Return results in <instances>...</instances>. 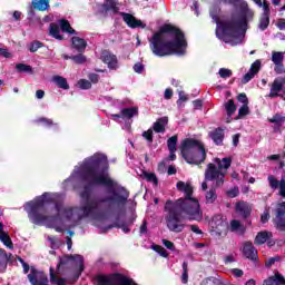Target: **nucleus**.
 Returning <instances> with one entry per match:
<instances>
[{"label":"nucleus","instance_id":"nucleus-1","mask_svg":"<svg viewBox=\"0 0 285 285\" xmlns=\"http://www.w3.org/2000/svg\"><path fill=\"white\" fill-rule=\"evenodd\" d=\"M108 170V158L101 154H96L82 161L78 175L83 181V190L80 193L82 199L81 206L69 207L63 209L62 203H56V215L47 216L46 199L48 193L39 196L35 202L29 203V217L32 224H57L61 219V213L67 222L71 224H79L83 217H99L102 213V204H120L126 206L130 191L126 187L119 185L110 175Z\"/></svg>","mask_w":285,"mask_h":285},{"label":"nucleus","instance_id":"nucleus-2","mask_svg":"<svg viewBox=\"0 0 285 285\" xmlns=\"http://www.w3.org/2000/svg\"><path fill=\"white\" fill-rule=\"evenodd\" d=\"M177 190L185 194L176 200L167 199L164 206L165 224L170 233H184L186 222H202L204 213L199 200L193 197V185L184 181H178L176 185Z\"/></svg>","mask_w":285,"mask_h":285},{"label":"nucleus","instance_id":"nucleus-3","mask_svg":"<svg viewBox=\"0 0 285 285\" xmlns=\"http://www.w3.org/2000/svg\"><path fill=\"white\" fill-rule=\"evenodd\" d=\"M186 36L173 24H164L149 38V48L156 57L186 55Z\"/></svg>","mask_w":285,"mask_h":285},{"label":"nucleus","instance_id":"nucleus-4","mask_svg":"<svg viewBox=\"0 0 285 285\" xmlns=\"http://www.w3.org/2000/svg\"><path fill=\"white\" fill-rule=\"evenodd\" d=\"M212 19L217 23V39H220V41L229 43L230 46H239V43H242L244 40L242 29H246V26H248L246 16L238 20L219 21V17L212 14Z\"/></svg>","mask_w":285,"mask_h":285},{"label":"nucleus","instance_id":"nucleus-5","mask_svg":"<svg viewBox=\"0 0 285 285\" xmlns=\"http://www.w3.org/2000/svg\"><path fill=\"white\" fill-rule=\"evenodd\" d=\"M180 153L187 164L199 166L206 161V147L195 138H185L180 144Z\"/></svg>","mask_w":285,"mask_h":285},{"label":"nucleus","instance_id":"nucleus-6","mask_svg":"<svg viewBox=\"0 0 285 285\" xmlns=\"http://www.w3.org/2000/svg\"><path fill=\"white\" fill-rule=\"evenodd\" d=\"M232 164L233 158L230 157L215 158L214 163H209L205 169V181H215V188H222Z\"/></svg>","mask_w":285,"mask_h":285},{"label":"nucleus","instance_id":"nucleus-7","mask_svg":"<svg viewBox=\"0 0 285 285\" xmlns=\"http://www.w3.org/2000/svg\"><path fill=\"white\" fill-rule=\"evenodd\" d=\"M267 181L272 190H277V188H279L278 195L285 199V176H282L281 180H277L273 175H269ZM273 223L277 230L285 232V202L278 204Z\"/></svg>","mask_w":285,"mask_h":285},{"label":"nucleus","instance_id":"nucleus-8","mask_svg":"<svg viewBox=\"0 0 285 285\" xmlns=\"http://www.w3.org/2000/svg\"><path fill=\"white\" fill-rule=\"evenodd\" d=\"M92 10L96 17H108V12L119 14V3L117 0H106L104 3L95 4Z\"/></svg>","mask_w":285,"mask_h":285},{"label":"nucleus","instance_id":"nucleus-9","mask_svg":"<svg viewBox=\"0 0 285 285\" xmlns=\"http://www.w3.org/2000/svg\"><path fill=\"white\" fill-rule=\"evenodd\" d=\"M70 262H75L77 266H79L80 272L83 271V256L79 254L75 255H65L62 257H59V262L57 264L56 273L57 275H61L63 267L68 266Z\"/></svg>","mask_w":285,"mask_h":285},{"label":"nucleus","instance_id":"nucleus-10","mask_svg":"<svg viewBox=\"0 0 285 285\" xmlns=\"http://www.w3.org/2000/svg\"><path fill=\"white\" fill-rule=\"evenodd\" d=\"M28 279L31 285H48V275L43 272H39L35 268H31V273L28 274Z\"/></svg>","mask_w":285,"mask_h":285},{"label":"nucleus","instance_id":"nucleus-11","mask_svg":"<svg viewBox=\"0 0 285 285\" xmlns=\"http://www.w3.org/2000/svg\"><path fill=\"white\" fill-rule=\"evenodd\" d=\"M100 59L102 63H107L110 70H117V68H119V60H117V56L109 50L101 51Z\"/></svg>","mask_w":285,"mask_h":285},{"label":"nucleus","instance_id":"nucleus-12","mask_svg":"<svg viewBox=\"0 0 285 285\" xmlns=\"http://www.w3.org/2000/svg\"><path fill=\"white\" fill-rule=\"evenodd\" d=\"M272 61L275 65L274 72L276 75H285L284 52H282V51H273L272 52Z\"/></svg>","mask_w":285,"mask_h":285},{"label":"nucleus","instance_id":"nucleus-13","mask_svg":"<svg viewBox=\"0 0 285 285\" xmlns=\"http://www.w3.org/2000/svg\"><path fill=\"white\" fill-rule=\"evenodd\" d=\"M120 17L125 21V23L128 26V28L136 29V28H146V23H144L141 20L136 19L135 16L126 12H119Z\"/></svg>","mask_w":285,"mask_h":285},{"label":"nucleus","instance_id":"nucleus-14","mask_svg":"<svg viewBox=\"0 0 285 285\" xmlns=\"http://www.w3.org/2000/svg\"><path fill=\"white\" fill-rule=\"evenodd\" d=\"M235 210L237 215L242 217V219H248L250 217V213H253V208L250 207V205H248V203L244 200L236 203Z\"/></svg>","mask_w":285,"mask_h":285},{"label":"nucleus","instance_id":"nucleus-15","mask_svg":"<svg viewBox=\"0 0 285 285\" xmlns=\"http://www.w3.org/2000/svg\"><path fill=\"white\" fill-rule=\"evenodd\" d=\"M261 69H262V61H259V60L254 61L252 63L248 72L244 75V77L242 79V83H244V85L248 83V81H250L252 79L255 78V75H257Z\"/></svg>","mask_w":285,"mask_h":285},{"label":"nucleus","instance_id":"nucleus-16","mask_svg":"<svg viewBox=\"0 0 285 285\" xmlns=\"http://www.w3.org/2000/svg\"><path fill=\"white\" fill-rule=\"evenodd\" d=\"M209 139L214 141L216 146H224V139L226 135L224 134V128L217 127L208 132Z\"/></svg>","mask_w":285,"mask_h":285},{"label":"nucleus","instance_id":"nucleus-17","mask_svg":"<svg viewBox=\"0 0 285 285\" xmlns=\"http://www.w3.org/2000/svg\"><path fill=\"white\" fill-rule=\"evenodd\" d=\"M243 254L247 259H250V262H257V259H259L257 248H255L252 242H247L244 244Z\"/></svg>","mask_w":285,"mask_h":285},{"label":"nucleus","instance_id":"nucleus-18","mask_svg":"<svg viewBox=\"0 0 285 285\" xmlns=\"http://www.w3.org/2000/svg\"><path fill=\"white\" fill-rule=\"evenodd\" d=\"M71 46L77 52H86V48H88V42L80 37H72L71 38Z\"/></svg>","mask_w":285,"mask_h":285},{"label":"nucleus","instance_id":"nucleus-19","mask_svg":"<svg viewBox=\"0 0 285 285\" xmlns=\"http://www.w3.org/2000/svg\"><path fill=\"white\" fill-rule=\"evenodd\" d=\"M168 126V117H160L153 125V130L164 135L166 132V127Z\"/></svg>","mask_w":285,"mask_h":285},{"label":"nucleus","instance_id":"nucleus-20","mask_svg":"<svg viewBox=\"0 0 285 285\" xmlns=\"http://www.w3.org/2000/svg\"><path fill=\"white\" fill-rule=\"evenodd\" d=\"M263 285H285L284 275L277 272L275 275L269 276L267 279L263 282Z\"/></svg>","mask_w":285,"mask_h":285},{"label":"nucleus","instance_id":"nucleus-21","mask_svg":"<svg viewBox=\"0 0 285 285\" xmlns=\"http://www.w3.org/2000/svg\"><path fill=\"white\" fill-rule=\"evenodd\" d=\"M273 238V233L272 232H259L255 239H254V244H256V246H262V244H266V242H268V239Z\"/></svg>","mask_w":285,"mask_h":285},{"label":"nucleus","instance_id":"nucleus-22","mask_svg":"<svg viewBox=\"0 0 285 285\" xmlns=\"http://www.w3.org/2000/svg\"><path fill=\"white\" fill-rule=\"evenodd\" d=\"M49 36L58 41H63V36L61 35V29H59V24L52 22L49 24Z\"/></svg>","mask_w":285,"mask_h":285},{"label":"nucleus","instance_id":"nucleus-23","mask_svg":"<svg viewBox=\"0 0 285 285\" xmlns=\"http://www.w3.org/2000/svg\"><path fill=\"white\" fill-rule=\"evenodd\" d=\"M12 257V254H8L4 252V249H0V273H3L8 268V262H10V258Z\"/></svg>","mask_w":285,"mask_h":285},{"label":"nucleus","instance_id":"nucleus-24","mask_svg":"<svg viewBox=\"0 0 285 285\" xmlns=\"http://www.w3.org/2000/svg\"><path fill=\"white\" fill-rule=\"evenodd\" d=\"M36 122L41 124L46 128H53V130H59V124L55 122V120H52L50 118L40 117V118L36 119Z\"/></svg>","mask_w":285,"mask_h":285},{"label":"nucleus","instance_id":"nucleus-25","mask_svg":"<svg viewBox=\"0 0 285 285\" xmlns=\"http://www.w3.org/2000/svg\"><path fill=\"white\" fill-rule=\"evenodd\" d=\"M120 111L121 119H132V117L139 115V109L137 107L122 108Z\"/></svg>","mask_w":285,"mask_h":285},{"label":"nucleus","instance_id":"nucleus-26","mask_svg":"<svg viewBox=\"0 0 285 285\" xmlns=\"http://www.w3.org/2000/svg\"><path fill=\"white\" fill-rule=\"evenodd\" d=\"M217 202V187L215 185L205 193V203L215 204Z\"/></svg>","mask_w":285,"mask_h":285},{"label":"nucleus","instance_id":"nucleus-27","mask_svg":"<svg viewBox=\"0 0 285 285\" xmlns=\"http://www.w3.org/2000/svg\"><path fill=\"white\" fill-rule=\"evenodd\" d=\"M0 242L7 246V248H13L12 239H10V235L3 230V223L0 222Z\"/></svg>","mask_w":285,"mask_h":285},{"label":"nucleus","instance_id":"nucleus-28","mask_svg":"<svg viewBox=\"0 0 285 285\" xmlns=\"http://www.w3.org/2000/svg\"><path fill=\"white\" fill-rule=\"evenodd\" d=\"M32 6L40 12H46V10H50V0H35Z\"/></svg>","mask_w":285,"mask_h":285},{"label":"nucleus","instance_id":"nucleus-29","mask_svg":"<svg viewBox=\"0 0 285 285\" xmlns=\"http://www.w3.org/2000/svg\"><path fill=\"white\" fill-rule=\"evenodd\" d=\"M52 81L62 90H70V85H68V80L66 78L61 76H53Z\"/></svg>","mask_w":285,"mask_h":285},{"label":"nucleus","instance_id":"nucleus-30","mask_svg":"<svg viewBox=\"0 0 285 285\" xmlns=\"http://www.w3.org/2000/svg\"><path fill=\"white\" fill-rule=\"evenodd\" d=\"M59 26L62 32H67L68 35H77V31L72 29L68 20L66 19L59 20Z\"/></svg>","mask_w":285,"mask_h":285},{"label":"nucleus","instance_id":"nucleus-31","mask_svg":"<svg viewBox=\"0 0 285 285\" xmlns=\"http://www.w3.org/2000/svg\"><path fill=\"white\" fill-rule=\"evenodd\" d=\"M224 108H225V110L227 112V117L229 119L237 111V106L235 105V100H233V99H229L227 102H225Z\"/></svg>","mask_w":285,"mask_h":285},{"label":"nucleus","instance_id":"nucleus-32","mask_svg":"<svg viewBox=\"0 0 285 285\" xmlns=\"http://www.w3.org/2000/svg\"><path fill=\"white\" fill-rule=\"evenodd\" d=\"M49 277L51 284L66 285V278H57V274H55V267L49 268Z\"/></svg>","mask_w":285,"mask_h":285},{"label":"nucleus","instance_id":"nucleus-33","mask_svg":"<svg viewBox=\"0 0 285 285\" xmlns=\"http://www.w3.org/2000/svg\"><path fill=\"white\" fill-rule=\"evenodd\" d=\"M271 26V16H261L258 28L264 31Z\"/></svg>","mask_w":285,"mask_h":285},{"label":"nucleus","instance_id":"nucleus-34","mask_svg":"<svg viewBox=\"0 0 285 285\" xmlns=\"http://www.w3.org/2000/svg\"><path fill=\"white\" fill-rule=\"evenodd\" d=\"M269 124H275V126H278V128H281V126H284L285 122V117L276 114L273 116V118L268 119Z\"/></svg>","mask_w":285,"mask_h":285},{"label":"nucleus","instance_id":"nucleus-35","mask_svg":"<svg viewBox=\"0 0 285 285\" xmlns=\"http://www.w3.org/2000/svg\"><path fill=\"white\" fill-rule=\"evenodd\" d=\"M70 59L71 61H73V63H77L78 66H81L86 63V61H88V58L83 55V52H80L76 56H71Z\"/></svg>","mask_w":285,"mask_h":285},{"label":"nucleus","instance_id":"nucleus-36","mask_svg":"<svg viewBox=\"0 0 285 285\" xmlns=\"http://www.w3.org/2000/svg\"><path fill=\"white\" fill-rule=\"evenodd\" d=\"M177 141H179V137L177 135L168 138V140H167L168 150H177Z\"/></svg>","mask_w":285,"mask_h":285},{"label":"nucleus","instance_id":"nucleus-37","mask_svg":"<svg viewBox=\"0 0 285 285\" xmlns=\"http://www.w3.org/2000/svg\"><path fill=\"white\" fill-rule=\"evenodd\" d=\"M144 177L146 178L147 181H149L150 184H154V186H158L159 179H157V175H155L154 173L145 171Z\"/></svg>","mask_w":285,"mask_h":285},{"label":"nucleus","instance_id":"nucleus-38","mask_svg":"<svg viewBox=\"0 0 285 285\" xmlns=\"http://www.w3.org/2000/svg\"><path fill=\"white\" fill-rule=\"evenodd\" d=\"M39 48H43V42H41V41H39V40H35V41H32V42L28 46L29 52H37V50H39Z\"/></svg>","mask_w":285,"mask_h":285},{"label":"nucleus","instance_id":"nucleus-39","mask_svg":"<svg viewBox=\"0 0 285 285\" xmlns=\"http://www.w3.org/2000/svg\"><path fill=\"white\" fill-rule=\"evenodd\" d=\"M181 283L188 284V262H183Z\"/></svg>","mask_w":285,"mask_h":285},{"label":"nucleus","instance_id":"nucleus-40","mask_svg":"<svg viewBox=\"0 0 285 285\" xmlns=\"http://www.w3.org/2000/svg\"><path fill=\"white\" fill-rule=\"evenodd\" d=\"M246 115H250V109L248 108V105H243V106L238 109L237 119H243V117H246Z\"/></svg>","mask_w":285,"mask_h":285},{"label":"nucleus","instance_id":"nucleus-41","mask_svg":"<svg viewBox=\"0 0 285 285\" xmlns=\"http://www.w3.org/2000/svg\"><path fill=\"white\" fill-rule=\"evenodd\" d=\"M218 75H219V77H222V79H228V78L233 77V70L226 69V68H220L218 70Z\"/></svg>","mask_w":285,"mask_h":285},{"label":"nucleus","instance_id":"nucleus-42","mask_svg":"<svg viewBox=\"0 0 285 285\" xmlns=\"http://www.w3.org/2000/svg\"><path fill=\"white\" fill-rule=\"evenodd\" d=\"M78 86L81 90H90V88H92V82H90V80L81 79L78 81Z\"/></svg>","mask_w":285,"mask_h":285},{"label":"nucleus","instance_id":"nucleus-43","mask_svg":"<svg viewBox=\"0 0 285 285\" xmlns=\"http://www.w3.org/2000/svg\"><path fill=\"white\" fill-rule=\"evenodd\" d=\"M16 70H18V72H32V67L26 63H18Z\"/></svg>","mask_w":285,"mask_h":285},{"label":"nucleus","instance_id":"nucleus-44","mask_svg":"<svg viewBox=\"0 0 285 285\" xmlns=\"http://www.w3.org/2000/svg\"><path fill=\"white\" fill-rule=\"evenodd\" d=\"M153 250L156 253H159L161 257H168V250L166 248L161 247V245H153Z\"/></svg>","mask_w":285,"mask_h":285},{"label":"nucleus","instance_id":"nucleus-45","mask_svg":"<svg viewBox=\"0 0 285 285\" xmlns=\"http://www.w3.org/2000/svg\"><path fill=\"white\" fill-rule=\"evenodd\" d=\"M263 13L262 16L271 17V6L268 4V1L264 0L262 3Z\"/></svg>","mask_w":285,"mask_h":285},{"label":"nucleus","instance_id":"nucleus-46","mask_svg":"<svg viewBox=\"0 0 285 285\" xmlns=\"http://www.w3.org/2000/svg\"><path fill=\"white\" fill-rule=\"evenodd\" d=\"M108 228H121L122 233H130V228L126 224L115 223L114 225L108 226Z\"/></svg>","mask_w":285,"mask_h":285},{"label":"nucleus","instance_id":"nucleus-47","mask_svg":"<svg viewBox=\"0 0 285 285\" xmlns=\"http://www.w3.org/2000/svg\"><path fill=\"white\" fill-rule=\"evenodd\" d=\"M142 137H144V139H146L148 141V144H153V141H154L153 129H148L147 131H144Z\"/></svg>","mask_w":285,"mask_h":285},{"label":"nucleus","instance_id":"nucleus-48","mask_svg":"<svg viewBox=\"0 0 285 285\" xmlns=\"http://www.w3.org/2000/svg\"><path fill=\"white\" fill-rule=\"evenodd\" d=\"M145 70V66L141 62H136L134 65V72H137L138 75H141Z\"/></svg>","mask_w":285,"mask_h":285},{"label":"nucleus","instance_id":"nucleus-49","mask_svg":"<svg viewBox=\"0 0 285 285\" xmlns=\"http://www.w3.org/2000/svg\"><path fill=\"white\" fill-rule=\"evenodd\" d=\"M237 100L243 104V106H248V97L246 96V94H239L237 96Z\"/></svg>","mask_w":285,"mask_h":285},{"label":"nucleus","instance_id":"nucleus-50","mask_svg":"<svg viewBox=\"0 0 285 285\" xmlns=\"http://www.w3.org/2000/svg\"><path fill=\"white\" fill-rule=\"evenodd\" d=\"M230 228L232 230H239L242 228V223H239V220L234 219L230 222Z\"/></svg>","mask_w":285,"mask_h":285},{"label":"nucleus","instance_id":"nucleus-51","mask_svg":"<svg viewBox=\"0 0 285 285\" xmlns=\"http://www.w3.org/2000/svg\"><path fill=\"white\" fill-rule=\"evenodd\" d=\"M230 273L236 278L244 277V271H242L239 268H233V269H230Z\"/></svg>","mask_w":285,"mask_h":285},{"label":"nucleus","instance_id":"nucleus-52","mask_svg":"<svg viewBox=\"0 0 285 285\" xmlns=\"http://www.w3.org/2000/svg\"><path fill=\"white\" fill-rule=\"evenodd\" d=\"M227 195H228L229 197H232V198L237 197V195H239V188H238V187H234V188L229 189V190L227 191Z\"/></svg>","mask_w":285,"mask_h":285},{"label":"nucleus","instance_id":"nucleus-53","mask_svg":"<svg viewBox=\"0 0 285 285\" xmlns=\"http://www.w3.org/2000/svg\"><path fill=\"white\" fill-rule=\"evenodd\" d=\"M184 101H188V96L184 95V91H179V99L177 100V106H181Z\"/></svg>","mask_w":285,"mask_h":285},{"label":"nucleus","instance_id":"nucleus-54","mask_svg":"<svg viewBox=\"0 0 285 285\" xmlns=\"http://www.w3.org/2000/svg\"><path fill=\"white\" fill-rule=\"evenodd\" d=\"M268 219H271V213L268 210H265L261 216L262 224L268 223Z\"/></svg>","mask_w":285,"mask_h":285},{"label":"nucleus","instance_id":"nucleus-55","mask_svg":"<svg viewBox=\"0 0 285 285\" xmlns=\"http://www.w3.org/2000/svg\"><path fill=\"white\" fill-rule=\"evenodd\" d=\"M163 244L165 247L168 248V250H175V243H173L168 239H163Z\"/></svg>","mask_w":285,"mask_h":285},{"label":"nucleus","instance_id":"nucleus-56","mask_svg":"<svg viewBox=\"0 0 285 285\" xmlns=\"http://www.w3.org/2000/svg\"><path fill=\"white\" fill-rule=\"evenodd\" d=\"M88 79L91 81V83H99V75L97 73H89Z\"/></svg>","mask_w":285,"mask_h":285},{"label":"nucleus","instance_id":"nucleus-57","mask_svg":"<svg viewBox=\"0 0 285 285\" xmlns=\"http://www.w3.org/2000/svg\"><path fill=\"white\" fill-rule=\"evenodd\" d=\"M275 262H279V257H272L268 261L265 262L266 268H271Z\"/></svg>","mask_w":285,"mask_h":285},{"label":"nucleus","instance_id":"nucleus-58","mask_svg":"<svg viewBox=\"0 0 285 285\" xmlns=\"http://www.w3.org/2000/svg\"><path fill=\"white\" fill-rule=\"evenodd\" d=\"M189 228L196 235H204V232H202V229H199V226L197 225H189Z\"/></svg>","mask_w":285,"mask_h":285},{"label":"nucleus","instance_id":"nucleus-59","mask_svg":"<svg viewBox=\"0 0 285 285\" xmlns=\"http://www.w3.org/2000/svg\"><path fill=\"white\" fill-rule=\"evenodd\" d=\"M276 26L278 30H285V19L284 18L278 19Z\"/></svg>","mask_w":285,"mask_h":285},{"label":"nucleus","instance_id":"nucleus-60","mask_svg":"<svg viewBox=\"0 0 285 285\" xmlns=\"http://www.w3.org/2000/svg\"><path fill=\"white\" fill-rule=\"evenodd\" d=\"M145 233H148V223L146 220L140 226V234L145 235Z\"/></svg>","mask_w":285,"mask_h":285},{"label":"nucleus","instance_id":"nucleus-61","mask_svg":"<svg viewBox=\"0 0 285 285\" xmlns=\"http://www.w3.org/2000/svg\"><path fill=\"white\" fill-rule=\"evenodd\" d=\"M164 97H165L166 100L173 99V89L167 88V89L165 90Z\"/></svg>","mask_w":285,"mask_h":285},{"label":"nucleus","instance_id":"nucleus-62","mask_svg":"<svg viewBox=\"0 0 285 285\" xmlns=\"http://www.w3.org/2000/svg\"><path fill=\"white\" fill-rule=\"evenodd\" d=\"M0 57H4L6 59H8L10 57V52L8 51V49L0 48Z\"/></svg>","mask_w":285,"mask_h":285},{"label":"nucleus","instance_id":"nucleus-63","mask_svg":"<svg viewBox=\"0 0 285 285\" xmlns=\"http://www.w3.org/2000/svg\"><path fill=\"white\" fill-rule=\"evenodd\" d=\"M36 97L37 99H43V97H46V91L39 89L36 91Z\"/></svg>","mask_w":285,"mask_h":285},{"label":"nucleus","instance_id":"nucleus-64","mask_svg":"<svg viewBox=\"0 0 285 285\" xmlns=\"http://www.w3.org/2000/svg\"><path fill=\"white\" fill-rule=\"evenodd\" d=\"M48 239L51 244V248H57V238L56 237H49Z\"/></svg>","mask_w":285,"mask_h":285}]
</instances>
